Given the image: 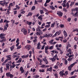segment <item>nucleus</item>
Listing matches in <instances>:
<instances>
[{
	"mask_svg": "<svg viewBox=\"0 0 78 78\" xmlns=\"http://www.w3.org/2000/svg\"><path fill=\"white\" fill-rule=\"evenodd\" d=\"M57 54H56L53 57V58H50V60H51L52 62H54L56 60V58H57Z\"/></svg>",
	"mask_w": 78,
	"mask_h": 78,
	"instance_id": "obj_1",
	"label": "nucleus"
},
{
	"mask_svg": "<svg viewBox=\"0 0 78 78\" xmlns=\"http://www.w3.org/2000/svg\"><path fill=\"white\" fill-rule=\"evenodd\" d=\"M64 70H62V71H61L59 73V74L61 76H65V73H64Z\"/></svg>",
	"mask_w": 78,
	"mask_h": 78,
	"instance_id": "obj_2",
	"label": "nucleus"
},
{
	"mask_svg": "<svg viewBox=\"0 0 78 78\" xmlns=\"http://www.w3.org/2000/svg\"><path fill=\"white\" fill-rule=\"evenodd\" d=\"M57 14L58 15L59 17H61L62 16L63 13L61 12L58 11L57 12Z\"/></svg>",
	"mask_w": 78,
	"mask_h": 78,
	"instance_id": "obj_3",
	"label": "nucleus"
},
{
	"mask_svg": "<svg viewBox=\"0 0 78 78\" xmlns=\"http://www.w3.org/2000/svg\"><path fill=\"white\" fill-rule=\"evenodd\" d=\"M25 48L27 49L28 50H30V48H31V46L30 45H27L25 47Z\"/></svg>",
	"mask_w": 78,
	"mask_h": 78,
	"instance_id": "obj_4",
	"label": "nucleus"
},
{
	"mask_svg": "<svg viewBox=\"0 0 78 78\" xmlns=\"http://www.w3.org/2000/svg\"><path fill=\"white\" fill-rule=\"evenodd\" d=\"M59 65V62H58L57 63L56 65H55L54 67V69H58V66Z\"/></svg>",
	"mask_w": 78,
	"mask_h": 78,
	"instance_id": "obj_5",
	"label": "nucleus"
},
{
	"mask_svg": "<svg viewBox=\"0 0 78 78\" xmlns=\"http://www.w3.org/2000/svg\"><path fill=\"white\" fill-rule=\"evenodd\" d=\"M74 64H72L70 66H68V70H69V71H70V70H72V67H73V66H74Z\"/></svg>",
	"mask_w": 78,
	"mask_h": 78,
	"instance_id": "obj_6",
	"label": "nucleus"
},
{
	"mask_svg": "<svg viewBox=\"0 0 78 78\" xmlns=\"http://www.w3.org/2000/svg\"><path fill=\"white\" fill-rule=\"evenodd\" d=\"M61 34V33H59V32L58 31H57L55 34H54L53 36V37H56V36H57V35H59V34Z\"/></svg>",
	"mask_w": 78,
	"mask_h": 78,
	"instance_id": "obj_7",
	"label": "nucleus"
},
{
	"mask_svg": "<svg viewBox=\"0 0 78 78\" xmlns=\"http://www.w3.org/2000/svg\"><path fill=\"white\" fill-rule=\"evenodd\" d=\"M41 43H40V42H39L37 44V49H40V47H41Z\"/></svg>",
	"mask_w": 78,
	"mask_h": 78,
	"instance_id": "obj_8",
	"label": "nucleus"
},
{
	"mask_svg": "<svg viewBox=\"0 0 78 78\" xmlns=\"http://www.w3.org/2000/svg\"><path fill=\"white\" fill-rule=\"evenodd\" d=\"M58 23L57 21H55V22L53 23V24H51V27H54V26L55 25V23Z\"/></svg>",
	"mask_w": 78,
	"mask_h": 78,
	"instance_id": "obj_9",
	"label": "nucleus"
},
{
	"mask_svg": "<svg viewBox=\"0 0 78 78\" xmlns=\"http://www.w3.org/2000/svg\"><path fill=\"white\" fill-rule=\"evenodd\" d=\"M43 61H44V62H45L46 64H47L48 63V61L46 59H45V58H43Z\"/></svg>",
	"mask_w": 78,
	"mask_h": 78,
	"instance_id": "obj_10",
	"label": "nucleus"
},
{
	"mask_svg": "<svg viewBox=\"0 0 78 78\" xmlns=\"http://www.w3.org/2000/svg\"><path fill=\"white\" fill-rule=\"evenodd\" d=\"M63 34L64 35L65 37H67V32H66V30H64Z\"/></svg>",
	"mask_w": 78,
	"mask_h": 78,
	"instance_id": "obj_11",
	"label": "nucleus"
},
{
	"mask_svg": "<svg viewBox=\"0 0 78 78\" xmlns=\"http://www.w3.org/2000/svg\"><path fill=\"white\" fill-rule=\"evenodd\" d=\"M51 52H53V53H56V54H58V52L55 50L52 51H51Z\"/></svg>",
	"mask_w": 78,
	"mask_h": 78,
	"instance_id": "obj_12",
	"label": "nucleus"
},
{
	"mask_svg": "<svg viewBox=\"0 0 78 78\" xmlns=\"http://www.w3.org/2000/svg\"><path fill=\"white\" fill-rule=\"evenodd\" d=\"M23 33L24 35H27V30H26L25 29L24 30V31H23Z\"/></svg>",
	"mask_w": 78,
	"mask_h": 78,
	"instance_id": "obj_13",
	"label": "nucleus"
},
{
	"mask_svg": "<svg viewBox=\"0 0 78 78\" xmlns=\"http://www.w3.org/2000/svg\"><path fill=\"white\" fill-rule=\"evenodd\" d=\"M47 71L51 72V71H52V67H50V68H48L47 69Z\"/></svg>",
	"mask_w": 78,
	"mask_h": 78,
	"instance_id": "obj_14",
	"label": "nucleus"
},
{
	"mask_svg": "<svg viewBox=\"0 0 78 78\" xmlns=\"http://www.w3.org/2000/svg\"><path fill=\"white\" fill-rule=\"evenodd\" d=\"M20 70L21 71V73H23L24 72V70L23 69V68L22 66L20 68Z\"/></svg>",
	"mask_w": 78,
	"mask_h": 78,
	"instance_id": "obj_15",
	"label": "nucleus"
},
{
	"mask_svg": "<svg viewBox=\"0 0 78 78\" xmlns=\"http://www.w3.org/2000/svg\"><path fill=\"white\" fill-rule=\"evenodd\" d=\"M22 62V58H20L19 59V60H18V61L16 62L17 63H20V62Z\"/></svg>",
	"mask_w": 78,
	"mask_h": 78,
	"instance_id": "obj_16",
	"label": "nucleus"
},
{
	"mask_svg": "<svg viewBox=\"0 0 78 78\" xmlns=\"http://www.w3.org/2000/svg\"><path fill=\"white\" fill-rule=\"evenodd\" d=\"M75 2H71V4L70 5V6H71V7H72L73 6V5H74V4H75Z\"/></svg>",
	"mask_w": 78,
	"mask_h": 78,
	"instance_id": "obj_17",
	"label": "nucleus"
},
{
	"mask_svg": "<svg viewBox=\"0 0 78 78\" xmlns=\"http://www.w3.org/2000/svg\"><path fill=\"white\" fill-rule=\"evenodd\" d=\"M38 19H40L41 21H42V16L41 15L39 16L38 17Z\"/></svg>",
	"mask_w": 78,
	"mask_h": 78,
	"instance_id": "obj_18",
	"label": "nucleus"
},
{
	"mask_svg": "<svg viewBox=\"0 0 78 78\" xmlns=\"http://www.w3.org/2000/svg\"><path fill=\"white\" fill-rule=\"evenodd\" d=\"M7 61H8V60H5L4 62L2 64V66H5V64L7 62Z\"/></svg>",
	"mask_w": 78,
	"mask_h": 78,
	"instance_id": "obj_19",
	"label": "nucleus"
},
{
	"mask_svg": "<svg viewBox=\"0 0 78 78\" xmlns=\"http://www.w3.org/2000/svg\"><path fill=\"white\" fill-rule=\"evenodd\" d=\"M15 46V45H13L12 47H11L10 48L12 51L14 49V47Z\"/></svg>",
	"mask_w": 78,
	"mask_h": 78,
	"instance_id": "obj_20",
	"label": "nucleus"
},
{
	"mask_svg": "<svg viewBox=\"0 0 78 78\" xmlns=\"http://www.w3.org/2000/svg\"><path fill=\"white\" fill-rule=\"evenodd\" d=\"M6 56L7 58V59H6V60H7V61H9V60H11V58L9 57V55H7Z\"/></svg>",
	"mask_w": 78,
	"mask_h": 78,
	"instance_id": "obj_21",
	"label": "nucleus"
},
{
	"mask_svg": "<svg viewBox=\"0 0 78 78\" xmlns=\"http://www.w3.org/2000/svg\"><path fill=\"white\" fill-rule=\"evenodd\" d=\"M7 28H8V27H7L5 25L4 26V29L3 30V31H6V30H7Z\"/></svg>",
	"mask_w": 78,
	"mask_h": 78,
	"instance_id": "obj_22",
	"label": "nucleus"
},
{
	"mask_svg": "<svg viewBox=\"0 0 78 78\" xmlns=\"http://www.w3.org/2000/svg\"><path fill=\"white\" fill-rule=\"evenodd\" d=\"M71 47V45L69 43L66 47L67 50H68V49H69V47Z\"/></svg>",
	"mask_w": 78,
	"mask_h": 78,
	"instance_id": "obj_23",
	"label": "nucleus"
},
{
	"mask_svg": "<svg viewBox=\"0 0 78 78\" xmlns=\"http://www.w3.org/2000/svg\"><path fill=\"white\" fill-rule=\"evenodd\" d=\"M0 37L1 39H3L5 38V37L2 35V34L0 35Z\"/></svg>",
	"mask_w": 78,
	"mask_h": 78,
	"instance_id": "obj_24",
	"label": "nucleus"
},
{
	"mask_svg": "<svg viewBox=\"0 0 78 78\" xmlns=\"http://www.w3.org/2000/svg\"><path fill=\"white\" fill-rule=\"evenodd\" d=\"M49 7L52 9H53V10H54V9H55V8L53 6V5H50L49 6Z\"/></svg>",
	"mask_w": 78,
	"mask_h": 78,
	"instance_id": "obj_25",
	"label": "nucleus"
},
{
	"mask_svg": "<svg viewBox=\"0 0 78 78\" xmlns=\"http://www.w3.org/2000/svg\"><path fill=\"white\" fill-rule=\"evenodd\" d=\"M6 67L7 69H9V64H5Z\"/></svg>",
	"mask_w": 78,
	"mask_h": 78,
	"instance_id": "obj_26",
	"label": "nucleus"
},
{
	"mask_svg": "<svg viewBox=\"0 0 78 78\" xmlns=\"http://www.w3.org/2000/svg\"><path fill=\"white\" fill-rule=\"evenodd\" d=\"M32 15V13H31V12H29L28 14L27 15V17H28V16H31Z\"/></svg>",
	"mask_w": 78,
	"mask_h": 78,
	"instance_id": "obj_27",
	"label": "nucleus"
},
{
	"mask_svg": "<svg viewBox=\"0 0 78 78\" xmlns=\"http://www.w3.org/2000/svg\"><path fill=\"white\" fill-rule=\"evenodd\" d=\"M8 51V49L6 48L4 49V50L3 51V52H7Z\"/></svg>",
	"mask_w": 78,
	"mask_h": 78,
	"instance_id": "obj_28",
	"label": "nucleus"
},
{
	"mask_svg": "<svg viewBox=\"0 0 78 78\" xmlns=\"http://www.w3.org/2000/svg\"><path fill=\"white\" fill-rule=\"evenodd\" d=\"M48 49H49V47L48 46H46L45 49V50H48Z\"/></svg>",
	"mask_w": 78,
	"mask_h": 78,
	"instance_id": "obj_29",
	"label": "nucleus"
},
{
	"mask_svg": "<svg viewBox=\"0 0 78 78\" xmlns=\"http://www.w3.org/2000/svg\"><path fill=\"white\" fill-rule=\"evenodd\" d=\"M40 13L41 14H44V11L43 10H40Z\"/></svg>",
	"mask_w": 78,
	"mask_h": 78,
	"instance_id": "obj_30",
	"label": "nucleus"
},
{
	"mask_svg": "<svg viewBox=\"0 0 78 78\" xmlns=\"http://www.w3.org/2000/svg\"><path fill=\"white\" fill-rule=\"evenodd\" d=\"M10 72H9L6 73V75H7V77H9V75H10Z\"/></svg>",
	"mask_w": 78,
	"mask_h": 78,
	"instance_id": "obj_31",
	"label": "nucleus"
},
{
	"mask_svg": "<svg viewBox=\"0 0 78 78\" xmlns=\"http://www.w3.org/2000/svg\"><path fill=\"white\" fill-rule=\"evenodd\" d=\"M39 76L37 75H35L34 76V78H39Z\"/></svg>",
	"mask_w": 78,
	"mask_h": 78,
	"instance_id": "obj_32",
	"label": "nucleus"
},
{
	"mask_svg": "<svg viewBox=\"0 0 78 78\" xmlns=\"http://www.w3.org/2000/svg\"><path fill=\"white\" fill-rule=\"evenodd\" d=\"M12 23V25H14V23H15V20H11Z\"/></svg>",
	"mask_w": 78,
	"mask_h": 78,
	"instance_id": "obj_33",
	"label": "nucleus"
},
{
	"mask_svg": "<svg viewBox=\"0 0 78 78\" xmlns=\"http://www.w3.org/2000/svg\"><path fill=\"white\" fill-rule=\"evenodd\" d=\"M66 6L67 7V8H69V3L68 2L66 3Z\"/></svg>",
	"mask_w": 78,
	"mask_h": 78,
	"instance_id": "obj_34",
	"label": "nucleus"
},
{
	"mask_svg": "<svg viewBox=\"0 0 78 78\" xmlns=\"http://www.w3.org/2000/svg\"><path fill=\"white\" fill-rule=\"evenodd\" d=\"M53 49V46H51L49 47V50H52V49Z\"/></svg>",
	"mask_w": 78,
	"mask_h": 78,
	"instance_id": "obj_35",
	"label": "nucleus"
},
{
	"mask_svg": "<svg viewBox=\"0 0 78 78\" xmlns=\"http://www.w3.org/2000/svg\"><path fill=\"white\" fill-rule=\"evenodd\" d=\"M54 41V40H51L49 41L50 44H52L53 42Z\"/></svg>",
	"mask_w": 78,
	"mask_h": 78,
	"instance_id": "obj_36",
	"label": "nucleus"
},
{
	"mask_svg": "<svg viewBox=\"0 0 78 78\" xmlns=\"http://www.w3.org/2000/svg\"><path fill=\"white\" fill-rule=\"evenodd\" d=\"M73 11H78V7H76L75 9H73Z\"/></svg>",
	"mask_w": 78,
	"mask_h": 78,
	"instance_id": "obj_37",
	"label": "nucleus"
},
{
	"mask_svg": "<svg viewBox=\"0 0 78 78\" xmlns=\"http://www.w3.org/2000/svg\"><path fill=\"white\" fill-rule=\"evenodd\" d=\"M39 71L40 72H45V71L44 70V69H40L39 70Z\"/></svg>",
	"mask_w": 78,
	"mask_h": 78,
	"instance_id": "obj_38",
	"label": "nucleus"
},
{
	"mask_svg": "<svg viewBox=\"0 0 78 78\" xmlns=\"http://www.w3.org/2000/svg\"><path fill=\"white\" fill-rule=\"evenodd\" d=\"M67 52H70L72 51V49H71L69 48L68 49V50H67Z\"/></svg>",
	"mask_w": 78,
	"mask_h": 78,
	"instance_id": "obj_39",
	"label": "nucleus"
},
{
	"mask_svg": "<svg viewBox=\"0 0 78 78\" xmlns=\"http://www.w3.org/2000/svg\"><path fill=\"white\" fill-rule=\"evenodd\" d=\"M25 12V11H23V10H22L20 11V13H21V14H24Z\"/></svg>",
	"mask_w": 78,
	"mask_h": 78,
	"instance_id": "obj_40",
	"label": "nucleus"
},
{
	"mask_svg": "<svg viewBox=\"0 0 78 78\" xmlns=\"http://www.w3.org/2000/svg\"><path fill=\"white\" fill-rule=\"evenodd\" d=\"M9 76L10 78H12V77H13V76H14L13 75H12V74H10V75Z\"/></svg>",
	"mask_w": 78,
	"mask_h": 78,
	"instance_id": "obj_41",
	"label": "nucleus"
},
{
	"mask_svg": "<svg viewBox=\"0 0 78 78\" xmlns=\"http://www.w3.org/2000/svg\"><path fill=\"white\" fill-rule=\"evenodd\" d=\"M31 23H32L31 22H29L28 21L27 24H28V25H31Z\"/></svg>",
	"mask_w": 78,
	"mask_h": 78,
	"instance_id": "obj_42",
	"label": "nucleus"
},
{
	"mask_svg": "<svg viewBox=\"0 0 78 78\" xmlns=\"http://www.w3.org/2000/svg\"><path fill=\"white\" fill-rule=\"evenodd\" d=\"M35 9V6H33V7L31 9L33 11V10H34Z\"/></svg>",
	"mask_w": 78,
	"mask_h": 78,
	"instance_id": "obj_43",
	"label": "nucleus"
},
{
	"mask_svg": "<svg viewBox=\"0 0 78 78\" xmlns=\"http://www.w3.org/2000/svg\"><path fill=\"white\" fill-rule=\"evenodd\" d=\"M23 21L24 22H25L26 24H27V23H28V21H27V20H24Z\"/></svg>",
	"mask_w": 78,
	"mask_h": 78,
	"instance_id": "obj_44",
	"label": "nucleus"
},
{
	"mask_svg": "<svg viewBox=\"0 0 78 78\" xmlns=\"http://www.w3.org/2000/svg\"><path fill=\"white\" fill-rule=\"evenodd\" d=\"M45 53H46L47 55L49 54V52H48V50H45Z\"/></svg>",
	"mask_w": 78,
	"mask_h": 78,
	"instance_id": "obj_45",
	"label": "nucleus"
},
{
	"mask_svg": "<svg viewBox=\"0 0 78 78\" xmlns=\"http://www.w3.org/2000/svg\"><path fill=\"white\" fill-rule=\"evenodd\" d=\"M50 27V25H48L45 26V28H49Z\"/></svg>",
	"mask_w": 78,
	"mask_h": 78,
	"instance_id": "obj_46",
	"label": "nucleus"
},
{
	"mask_svg": "<svg viewBox=\"0 0 78 78\" xmlns=\"http://www.w3.org/2000/svg\"><path fill=\"white\" fill-rule=\"evenodd\" d=\"M37 39H34V40L33 41V42H34V43H36V42H37Z\"/></svg>",
	"mask_w": 78,
	"mask_h": 78,
	"instance_id": "obj_47",
	"label": "nucleus"
},
{
	"mask_svg": "<svg viewBox=\"0 0 78 78\" xmlns=\"http://www.w3.org/2000/svg\"><path fill=\"white\" fill-rule=\"evenodd\" d=\"M36 31H41V29H40V28L39 27L38 28H37Z\"/></svg>",
	"mask_w": 78,
	"mask_h": 78,
	"instance_id": "obj_48",
	"label": "nucleus"
},
{
	"mask_svg": "<svg viewBox=\"0 0 78 78\" xmlns=\"http://www.w3.org/2000/svg\"><path fill=\"white\" fill-rule=\"evenodd\" d=\"M27 68H30V63H28L27 65Z\"/></svg>",
	"mask_w": 78,
	"mask_h": 78,
	"instance_id": "obj_49",
	"label": "nucleus"
},
{
	"mask_svg": "<svg viewBox=\"0 0 78 78\" xmlns=\"http://www.w3.org/2000/svg\"><path fill=\"white\" fill-rule=\"evenodd\" d=\"M34 3L35 5H37V1L36 0H35L34 1Z\"/></svg>",
	"mask_w": 78,
	"mask_h": 78,
	"instance_id": "obj_50",
	"label": "nucleus"
},
{
	"mask_svg": "<svg viewBox=\"0 0 78 78\" xmlns=\"http://www.w3.org/2000/svg\"><path fill=\"white\" fill-rule=\"evenodd\" d=\"M3 21V19H1V20L0 21V23H2Z\"/></svg>",
	"mask_w": 78,
	"mask_h": 78,
	"instance_id": "obj_51",
	"label": "nucleus"
},
{
	"mask_svg": "<svg viewBox=\"0 0 78 78\" xmlns=\"http://www.w3.org/2000/svg\"><path fill=\"white\" fill-rule=\"evenodd\" d=\"M74 39L75 41H78V38L77 37H75L74 38Z\"/></svg>",
	"mask_w": 78,
	"mask_h": 78,
	"instance_id": "obj_52",
	"label": "nucleus"
},
{
	"mask_svg": "<svg viewBox=\"0 0 78 78\" xmlns=\"http://www.w3.org/2000/svg\"><path fill=\"white\" fill-rule=\"evenodd\" d=\"M50 1H51V0H47L46 2V3H49Z\"/></svg>",
	"mask_w": 78,
	"mask_h": 78,
	"instance_id": "obj_53",
	"label": "nucleus"
},
{
	"mask_svg": "<svg viewBox=\"0 0 78 78\" xmlns=\"http://www.w3.org/2000/svg\"><path fill=\"white\" fill-rule=\"evenodd\" d=\"M56 49L58 50H59L60 51H61V49L60 48H59L58 47Z\"/></svg>",
	"mask_w": 78,
	"mask_h": 78,
	"instance_id": "obj_54",
	"label": "nucleus"
},
{
	"mask_svg": "<svg viewBox=\"0 0 78 78\" xmlns=\"http://www.w3.org/2000/svg\"><path fill=\"white\" fill-rule=\"evenodd\" d=\"M75 15H76V17H77V16H78V12H76L75 13Z\"/></svg>",
	"mask_w": 78,
	"mask_h": 78,
	"instance_id": "obj_55",
	"label": "nucleus"
},
{
	"mask_svg": "<svg viewBox=\"0 0 78 78\" xmlns=\"http://www.w3.org/2000/svg\"><path fill=\"white\" fill-rule=\"evenodd\" d=\"M72 58H69L68 59V61H72Z\"/></svg>",
	"mask_w": 78,
	"mask_h": 78,
	"instance_id": "obj_56",
	"label": "nucleus"
},
{
	"mask_svg": "<svg viewBox=\"0 0 78 78\" xmlns=\"http://www.w3.org/2000/svg\"><path fill=\"white\" fill-rule=\"evenodd\" d=\"M68 22H70V21H71V18H68Z\"/></svg>",
	"mask_w": 78,
	"mask_h": 78,
	"instance_id": "obj_57",
	"label": "nucleus"
},
{
	"mask_svg": "<svg viewBox=\"0 0 78 78\" xmlns=\"http://www.w3.org/2000/svg\"><path fill=\"white\" fill-rule=\"evenodd\" d=\"M66 0H65L63 1V4H66V2H67L66 1Z\"/></svg>",
	"mask_w": 78,
	"mask_h": 78,
	"instance_id": "obj_58",
	"label": "nucleus"
},
{
	"mask_svg": "<svg viewBox=\"0 0 78 78\" xmlns=\"http://www.w3.org/2000/svg\"><path fill=\"white\" fill-rule=\"evenodd\" d=\"M68 61H67V60H65V64H66V65H67V62H68Z\"/></svg>",
	"mask_w": 78,
	"mask_h": 78,
	"instance_id": "obj_59",
	"label": "nucleus"
},
{
	"mask_svg": "<svg viewBox=\"0 0 78 78\" xmlns=\"http://www.w3.org/2000/svg\"><path fill=\"white\" fill-rule=\"evenodd\" d=\"M63 42L64 43H66L67 42V40L65 39L63 41Z\"/></svg>",
	"mask_w": 78,
	"mask_h": 78,
	"instance_id": "obj_60",
	"label": "nucleus"
},
{
	"mask_svg": "<svg viewBox=\"0 0 78 78\" xmlns=\"http://www.w3.org/2000/svg\"><path fill=\"white\" fill-rule=\"evenodd\" d=\"M21 48V45H20L17 48V49H20Z\"/></svg>",
	"mask_w": 78,
	"mask_h": 78,
	"instance_id": "obj_61",
	"label": "nucleus"
},
{
	"mask_svg": "<svg viewBox=\"0 0 78 78\" xmlns=\"http://www.w3.org/2000/svg\"><path fill=\"white\" fill-rule=\"evenodd\" d=\"M76 47H77V46L76 44L74 45V49H76Z\"/></svg>",
	"mask_w": 78,
	"mask_h": 78,
	"instance_id": "obj_62",
	"label": "nucleus"
},
{
	"mask_svg": "<svg viewBox=\"0 0 78 78\" xmlns=\"http://www.w3.org/2000/svg\"><path fill=\"white\" fill-rule=\"evenodd\" d=\"M19 42V39L17 38L16 41V43H17Z\"/></svg>",
	"mask_w": 78,
	"mask_h": 78,
	"instance_id": "obj_63",
	"label": "nucleus"
},
{
	"mask_svg": "<svg viewBox=\"0 0 78 78\" xmlns=\"http://www.w3.org/2000/svg\"><path fill=\"white\" fill-rule=\"evenodd\" d=\"M41 67H42V68H44V67H45V65H43L41 66Z\"/></svg>",
	"mask_w": 78,
	"mask_h": 78,
	"instance_id": "obj_64",
	"label": "nucleus"
}]
</instances>
